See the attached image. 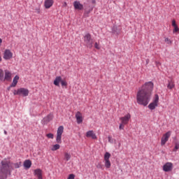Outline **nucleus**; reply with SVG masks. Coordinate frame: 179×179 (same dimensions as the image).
<instances>
[{"label":"nucleus","mask_w":179,"mask_h":179,"mask_svg":"<svg viewBox=\"0 0 179 179\" xmlns=\"http://www.w3.org/2000/svg\"><path fill=\"white\" fill-rule=\"evenodd\" d=\"M155 84L153 82H146L141 86L136 94V101L138 104L146 107L149 104L152 99V93L153 92Z\"/></svg>","instance_id":"obj_1"},{"label":"nucleus","mask_w":179,"mask_h":179,"mask_svg":"<svg viewBox=\"0 0 179 179\" xmlns=\"http://www.w3.org/2000/svg\"><path fill=\"white\" fill-rule=\"evenodd\" d=\"M10 161L8 160L6 158L1 162L0 166V179H7L8 174H10Z\"/></svg>","instance_id":"obj_2"},{"label":"nucleus","mask_w":179,"mask_h":179,"mask_svg":"<svg viewBox=\"0 0 179 179\" xmlns=\"http://www.w3.org/2000/svg\"><path fill=\"white\" fill-rule=\"evenodd\" d=\"M84 45L87 48H92L93 47V38H92V35L90 33H87L83 36Z\"/></svg>","instance_id":"obj_3"},{"label":"nucleus","mask_w":179,"mask_h":179,"mask_svg":"<svg viewBox=\"0 0 179 179\" xmlns=\"http://www.w3.org/2000/svg\"><path fill=\"white\" fill-rule=\"evenodd\" d=\"M14 96H22V97H27L29 96V90L27 88L21 87L13 91Z\"/></svg>","instance_id":"obj_4"},{"label":"nucleus","mask_w":179,"mask_h":179,"mask_svg":"<svg viewBox=\"0 0 179 179\" xmlns=\"http://www.w3.org/2000/svg\"><path fill=\"white\" fill-rule=\"evenodd\" d=\"M62 134H64V126H59L57 131L56 142L57 143H62Z\"/></svg>","instance_id":"obj_5"},{"label":"nucleus","mask_w":179,"mask_h":179,"mask_svg":"<svg viewBox=\"0 0 179 179\" xmlns=\"http://www.w3.org/2000/svg\"><path fill=\"white\" fill-rule=\"evenodd\" d=\"M158 104H159V95L157 94H156L155 95L152 102H151L148 105V108L150 110H155V108H156V107H157Z\"/></svg>","instance_id":"obj_6"},{"label":"nucleus","mask_w":179,"mask_h":179,"mask_svg":"<svg viewBox=\"0 0 179 179\" xmlns=\"http://www.w3.org/2000/svg\"><path fill=\"white\" fill-rule=\"evenodd\" d=\"M171 136V131H167L165 134L163 135L161 139V145L162 146H164L166 143L169 141V138Z\"/></svg>","instance_id":"obj_7"},{"label":"nucleus","mask_w":179,"mask_h":179,"mask_svg":"<svg viewBox=\"0 0 179 179\" xmlns=\"http://www.w3.org/2000/svg\"><path fill=\"white\" fill-rule=\"evenodd\" d=\"M12 57H13V53L9 49H6L3 53V59L8 60L12 59Z\"/></svg>","instance_id":"obj_8"},{"label":"nucleus","mask_w":179,"mask_h":179,"mask_svg":"<svg viewBox=\"0 0 179 179\" xmlns=\"http://www.w3.org/2000/svg\"><path fill=\"white\" fill-rule=\"evenodd\" d=\"M163 170L166 173H169V171H171L173 170V163H171V162H166L163 166Z\"/></svg>","instance_id":"obj_9"},{"label":"nucleus","mask_w":179,"mask_h":179,"mask_svg":"<svg viewBox=\"0 0 179 179\" xmlns=\"http://www.w3.org/2000/svg\"><path fill=\"white\" fill-rule=\"evenodd\" d=\"M120 120L124 125H127L129 122V120H131V115L128 113L124 117H120Z\"/></svg>","instance_id":"obj_10"},{"label":"nucleus","mask_w":179,"mask_h":179,"mask_svg":"<svg viewBox=\"0 0 179 179\" xmlns=\"http://www.w3.org/2000/svg\"><path fill=\"white\" fill-rule=\"evenodd\" d=\"M74 9L78 10H83V4L80 1H76L73 2Z\"/></svg>","instance_id":"obj_11"},{"label":"nucleus","mask_w":179,"mask_h":179,"mask_svg":"<svg viewBox=\"0 0 179 179\" xmlns=\"http://www.w3.org/2000/svg\"><path fill=\"white\" fill-rule=\"evenodd\" d=\"M76 118L77 124H82L83 122V117H82V113L80 112H77L76 114Z\"/></svg>","instance_id":"obj_12"},{"label":"nucleus","mask_w":179,"mask_h":179,"mask_svg":"<svg viewBox=\"0 0 179 179\" xmlns=\"http://www.w3.org/2000/svg\"><path fill=\"white\" fill-rule=\"evenodd\" d=\"M54 5V0H45L44 6L45 9H50Z\"/></svg>","instance_id":"obj_13"},{"label":"nucleus","mask_w":179,"mask_h":179,"mask_svg":"<svg viewBox=\"0 0 179 179\" xmlns=\"http://www.w3.org/2000/svg\"><path fill=\"white\" fill-rule=\"evenodd\" d=\"M87 138H92V139H97V136L94 134L93 130H90L86 133Z\"/></svg>","instance_id":"obj_14"},{"label":"nucleus","mask_w":179,"mask_h":179,"mask_svg":"<svg viewBox=\"0 0 179 179\" xmlns=\"http://www.w3.org/2000/svg\"><path fill=\"white\" fill-rule=\"evenodd\" d=\"M34 176L38 177V179H43V171L40 169H35L34 171Z\"/></svg>","instance_id":"obj_15"},{"label":"nucleus","mask_w":179,"mask_h":179,"mask_svg":"<svg viewBox=\"0 0 179 179\" xmlns=\"http://www.w3.org/2000/svg\"><path fill=\"white\" fill-rule=\"evenodd\" d=\"M12 78V73L8 70H5V76H4V80H10Z\"/></svg>","instance_id":"obj_16"},{"label":"nucleus","mask_w":179,"mask_h":179,"mask_svg":"<svg viewBox=\"0 0 179 179\" xmlns=\"http://www.w3.org/2000/svg\"><path fill=\"white\" fill-rule=\"evenodd\" d=\"M89 9L87 10V8H85V12H84V17H89V15L90 13V12H92L93 10V7H88Z\"/></svg>","instance_id":"obj_17"},{"label":"nucleus","mask_w":179,"mask_h":179,"mask_svg":"<svg viewBox=\"0 0 179 179\" xmlns=\"http://www.w3.org/2000/svg\"><path fill=\"white\" fill-rule=\"evenodd\" d=\"M51 120H52V115L49 114L43 119V121L44 124H48V122H50V121H51Z\"/></svg>","instance_id":"obj_18"},{"label":"nucleus","mask_w":179,"mask_h":179,"mask_svg":"<svg viewBox=\"0 0 179 179\" xmlns=\"http://www.w3.org/2000/svg\"><path fill=\"white\" fill-rule=\"evenodd\" d=\"M62 77L57 76L53 82V84L55 85V86H59V83L62 82Z\"/></svg>","instance_id":"obj_19"},{"label":"nucleus","mask_w":179,"mask_h":179,"mask_svg":"<svg viewBox=\"0 0 179 179\" xmlns=\"http://www.w3.org/2000/svg\"><path fill=\"white\" fill-rule=\"evenodd\" d=\"M112 33L113 34H120V33H121V29H119L117 26L114 25L112 28Z\"/></svg>","instance_id":"obj_20"},{"label":"nucleus","mask_w":179,"mask_h":179,"mask_svg":"<svg viewBox=\"0 0 179 179\" xmlns=\"http://www.w3.org/2000/svg\"><path fill=\"white\" fill-rule=\"evenodd\" d=\"M24 167L25 169H30L31 167V161L30 159H27L24 162Z\"/></svg>","instance_id":"obj_21"},{"label":"nucleus","mask_w":179,"mask_h":179,"mask_svg":"<svg viewBox=\"0 0 179 179\" xmlns=\"http://www.w3.org/2000/svg\"><path fill=\"white\" fill-rule=\"evenodd\" d=\"M176 85L174 84V81L173 80H168V85L167 88L171 90L172 89H174Z\"/></svg>","instance_id":"obj_22"},{"label":"nucleus","mask_w":179,"mask_h":179,"mask_svg":"<svg viewBox=\"0 0 179 179\" xmlns=\"http://www.w3.org/2000/svg\"><path fill=\"white\" fill-rule=\"evenodd\" d=\"M19 80V76H15L13 80V83H11V86H13L14 87H16V85H17V82Z\"/></svg>","instance_id":"obj_23"},{"label":"nucleus","mask_w":179,"mask_h":179,"mask_svg":"<svg viewBox=\"0 0 179 179\" xmlns=\"http://www.w3.org/2000/svg\"><path fill=\"white\" fill-rule=\"evenodd\" d=\"M60 148L61 145H59V144H55L52 147L51 150L52 152H55V150H58V149H59Z\"/></svg>","instance_id":"obj_24"},{"label":"nucleus","mask_w":179,"mask_h":179,"mask_svg":"<svg viewBox=\"0 0 179 179\" xmlns=\"http://www.w3.org/2000/svg\"><path fill=\"white\" fill-rule=\"evenodd\" d=\"M64 159H66V162H69V160H71V154L68 152H65Z\"/></svg>","instance_id":"obj_25"},{"label":"nucleus","mask_w":179,"mask_h":179,"mask_svg":"<svg viewBox=\"0 0 179 179\" xmlns=\"http://www.w3.org/2000/svg\"><path fill=\"white\" fill-rule=\"evenodd\" d=\"M105 162V167L106 169H110L111 167V162L110 160H104Z\"/></svg>","instance_id":"obj_26"},{"label":"nucleus","mask_w":179,"mask_h":179,"mask_svg":"<svg viewBox=\"0 0 179 179\" xmlns=\"http://www.w3.org/2000/svg\"><path fill=\"white\" fill-rule=\"evenodd\" d=\"M110 157H111V154H110V152H106L104 155V160H110Z\"/></svg>","instance_id":"obj_27"},{"label":"nucleus","mask_w":179,"mask_h":179,"mask_svg":"<svg viewBox=\"0 0 179 179\" xmlns=\"http://www.w3.org/2000/svg\"><path fill=\"white\" fill-rule=\"evenodd\" d=\"M60 83H61L62 87H66L68 86V83L66 82V80H62Z\"/></svg>","instance_id":"obj_28"},{"label":"nucleus","mask_w":179,"mask_h":179,"mask_svg":"<svg viewBox=\"0 0 179 179\" xmlns=\"http://www.w3.org/2000/svg\"><path fill=\"white\" fill-rule=\"evenodd\" d=\"M13 166L15 169H20V166H22V162L14 163Z\"/></svg>","instance_id":"obj_29"},{"label":"nucleus","mask_w":179,"mask_h":179,"mask_svg":"<svg viewBox=\"0 0 179 179\" xmlns=\"http://www.w3.org/2000/svg\"><path fill=\"white\" fill-rule=\"evenodd\" d=\"M3 80V70L0 69V82Z\"/></svg>","instance_id":"obj_30"},{"label":"nucleus","mask_w":179,"mask_h":179,"mask_svg":"<svg viewBox=\"0 0 179 179\" xmlns=\"http://www.w3.org/2000/svg\"><path fill=\"white\" fill-rule=\"evenodd\" d=\"M46 136L49 139H54V134H52V133H49V134H46Z\"/></svg>","instance_id":"obj_31"},{"label":"nucleus","mask_w":179,"mask_h":179,"mask_svg":"<svg viewBox=\"0 0 179 179\" xmlns=\"http://www.w3.org/2000/svg\"><path fill=\"white\" fill-rule=\"evenodd\" d=\"M179 149V143H176L175 148H173V152H176Z\"/></svg>","instance_id":"obj_32"},{"label":"nucleus","mask_w":179,"mask_h":179,"mask_svg":"<svg viewBox=\"0 0 179 179\" xmlns=\"http://www.w3.org/2000/svg\"><path fill=\"white\" fill-rule=\"evenodd\" d=\"M108 141L110 143H114V139L110 136H108Z\"/></svg>","instance_id":"obj_33"},{"label":"nucleus","mask_w":179,"mask_h":179,"mask_svg":"<svg viewBox=\"0 0 179 179\" xmlns=\"http://www.w3.org/2000/svg\"><path fill=\"white\" fill-rule=\"evenodd\" d=\"M96 169H101V170H103V165L101 164V163L97 164Z\"/></svg>","instance_id":"obj_34"},{"label":"nucleus","mask_w":179,"mask_h":179,"mask_svg":"<svg viewBox=\"0 0 179 179\" xmlns=\"http://www.w3.org/2000/svg\"><path fill=\"white\" fill-rule=\"evenodd\" d=\"M67 179H75V175L73 173L70 174Z\"/></svg>","instance_id":"obj_35"},{"label":"nucleus","mask_w":179,"mask_h":179,"mask_svg":"<svg viewBox=\"0 0 179 179\" xmlns=\"http://www.w3.org/2000/svg\"><path fill=\"white\" fill-rule=\"evenodd\" d=\"M94 47L96 50H100V46L99 45V43H97V42L94 43Z\"/></svg>","instance_id":"obj_36"},{"label":"nucleus","mask_w":179,"mask_h":179,"mask_svg":"<svg viewBox=\"0 0 179 179\" xmlns=\"http://www.w3.org/2000/svg\"><path fill=\"white\" fill-rule=\"evenodd\" d=\"M174 29H173V33H177V31H178L179 29H178V26L177 25L176 27H173Z\"/></svg>","instance_id":"obj_37"},{"label":"nucleus","mask_w":179,"mask_h":179,"mask_svg":"<svg viewBox=\"0 0 179 179\" xmlns=\"http://www.w3.org/2000/svg\"><path fill=\"white\" fill-rule=\"evenodd\" d=\"M164 41H165V43H168V44L171 43V41H170V39H169V38H166Z\"/></svg>","instance_id":"obj_38"},{"label":"nucleus","mask_w":179,"mask_h":179,"mask_svg":"<svg viewBox=\"0 0 179 179\" xmlns=\"http://www.w3.org/2000/svg\"><path fill=\"white\" fill-rule=\"evenodd\" d=\"M35 10H36V13L40 14V13H41L40 7L36 8L35 9Z\"/></svg>","instance_id":"obj_39"},{"label":"nucleus","mask_w":179,"mask_h":179,"mask_svg":"<svg viewBox=\"0 0 179 179\" xmlns=\"http://www.w3.org/2000/svg\"><path fill=\"white\" fill-rule=\"evenodd\" d=\"M172 26L173 27H176L177 26V24L176 23V20H174L172 21Z\"/></svg>","instance_id":"obj_40"},{"label":"nucleus","mask_w":179,"mask_h":179,"mask_svg":"<svg viewBox=\"0 0 179 179\" xmlns=\"http://www.w3.org/2000/svg\"><path fill=\"white\" fill-rule=\"evenodd\" d=\"M12 87H15L12 86V84H10V86L7 87V92H9L10 89H12Z\"/></svg>","instance_id":"obj_41"},{"label":"nucleus","mask_w":179,"mask_h":179,"mask_svg":"<svg viewBox=\"0 0 179 179\" xmlns=\"http://www.w3.org/2000/svg\"><path fill=\"white\" fill-rule=\"evenodd\" d=\"M120 129H124V124L121 123L119 126Z\"/></svg>","instance_id":"obj_42"},{"label":"nucleus","mask_w":179,"mask_h":179,"mask_svg":"<svg viewBox=\"0 0 179 179\" xmlns=\"http://www.w3.org/2000/svg\"><path fill=\"white\" fill-rule=\"evenodd\" d=\"M92 3H93L94 5L96 4V0H92Z\"/></svg>","instance_id":"obj_43"},{"label":"nucleus","mask_w":179,"mask_h":179,"mask_svg":"<svg viewBox=\"0 0 179 179\" xmlns=\"http://www.w3.org/2000/svg\"><path fill=\"white\" fill-rule=\"evenodd\" d=\"M4 134L8 135V131H6V130H4Z\"/></svg>","instance_id":"obj_44"},{"label":"nucleus","mask_w":179,"mask_h":179,"mask_svg":"<svg viewBox=\"0 0 179 179\" xmlns=\"http://www.w3.org/2000/svg\"><path fill=\"white\" fill-rule=\"evenodd\" d=\"M0 44H2V39L0 38Z\"/></svg>","instance_id":"obj_45"},{"label":"nucleus","mask_w":179,"mask_h":179,"mask_svg":"<svg viewBox=\"0 0 179 179\" xmlns=\"http://www.w3.org/2000/svg\"><path fill=\"white\" fill-rule=\"evenodd\" d=\"M64 6H66V2L64 3Z\"/></svg>","instance_id":"obj_46"}]
</instances>
